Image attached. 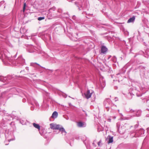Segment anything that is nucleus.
I'll return each instance as SVG.
<instances>
[{
  "label": "nucleus",
  "instance_id": "a211bd4d",
  "mask_svg": "<svg viewBox=\"0 0 149 149\" xmlns=\"http://www.w3.org/2000/svg\"><path fill=\"white\" fill-rule=\"evenodd\" d=\"M4 3V1H3L0 2V4L3 3Z\"/></svg>",
  "mask_w": 149,
  "mask_h": 149
},
{
  "label": "nucleus",
  "instance_id": "2eb2a0df",
  "mask_svg": "<svg viewBox=\"0 0 149 149\" xmlns=\"http://www.w3.org/2000/svg\"><path fill=\"white\" fill-rule=\"evenodd\" d=\"M72 18L74 20H76V17L75 15H73L72 17Z\"/></svg>",
  "mask_w": 149,
  "mask_h": 149
},
{
  "label": "nucleus",
  "instance_id": "39448f33",
  "mask_svg": "<svg viewBox=\"0 0 149 149\" xmlns=\"http://www.w3.org/2000/svg\"><path fill=\"white\" fill-rule=\"evenodd\" d=\"M58 115V113L57 112L55 111L52 113V118H56Z\"/></svg>",
  "mask_w": 149,
  "mask_h": 149
},
{
  "label": "nucleus",
  "instance_id": "20e7f679",
  "mask_svg": "<svg viewBox=\"0 0 149 149\" xmlns=\"http://www.w3.org/2000/svg\"><path fill=\"white\" fill-rule=\"evenodd\" d=\"M135 19V16H133L132 17L130 18L127 21V23H130L131 22H133L134 21Z\"/></svg>",
  "mask_w": 149,
  "mask_h": 149
},
{
  "label": "nucleus",
  "instance_id": "f03ea898",
  "mask_svg": "<svg viewBox=\"0 0 149 149\" xmlns=\"http://www.w3.org/2000/svg\"><path fill=\"white\" fill-rule=\"evenodd\" d=\"M92 93H90L89 90H88L87 92L85 94V96L87 99L90 98L91 96Z\"/></svg>",
  "mask_w": 149,
  "mask_h": 149
},
{
  "label": "nucleus",
  "instance_id": "aec40b11",
  "mask_svg": "<svg viewBox=\"0 0 149 149\" xmlns=\"http://www.w3.org/2000/svg\"><path fill=\"white\" fill-rule=\"evenodd\" d=\"M107 34V32H106V33H104L101 34L102 35H104V34Z\"/></svg>",
  "mask_w": 149,
  "mask_h": 149
},
{
  "label": "nucleus",
  "instance_id": "423d86ee",
  "mask_svg": "<svg viewBox=\"0 0 149 149\" xmlns=\"http://www.w3.org/2000/svg\"><path fill=\"white\" fill-rule=\"evenodd\" d=\"M33 125L37 129L39 130H40V127L39 125L36 124L35 123H33Z\"/></svg>",
  "mask_w": 149,
  "mask_h": 149
},
{
  "label": "nucleus",
  "instance_id": "7ed1b4c3",
  "mask_svg": "<svg viewBox=\"0 0 149 149\" xmlns=\"http://www.w3.org/2000/svg\"><path fill=\"white\" fill-rule=\"evenodd\" d=\"M101 52L102 53H104L106 52L107 51V49L106 47L102 46L101 47Z\"/></svg>",
  "mask_w": 149,
  "mask_h": 149
},
{
  "label": "nucleus",
  "instance_id": "4468645a",
  "mask_svg": "<svg viewBox=\"0 0 149 149\" xmlns=\"http://www.w3.org/2000/svg\"><path fill=\"white\" fill-rule=\"evenodd\" d=\"M64 15L65 16V17H68L69 16V15L67 13H63Z\"/></svg>",
  "mask_w": 149,
  "mask_h": 149
},
{
  "label": "nucleus",
  "instance_id": "4be33fe9",
  "mask_svg": "<svg viewBox=\"0 0 149 149\" xmlns=\"http://www.w3.org/2000/svg\"><path fill=\"white\" fill-rule=\"evenodd\" d=\"M103 37H107V38H108V37H109V36H104Z\"/></svg>",
  "mask_w": 149,
  "mask_h": 149
},
{
  "label": "nucleus",
  "instance_id": "9b49d317",
  "mask_svg": "<svg viewBox=\"0 0 149 149\" xmlns=\"http://www.w3.org/2000/svg\"><path fill=\"white\" fill-rule=\"evenodd\" d=\"M26 6V3H25L24 4V6H23V12H24L25 11Z\"/></svg>",
  "mask_w": 149,
  "mask_h": 149
},
{
  "label": "nucleus",
  "instance_id": "a878e982",
  "mask_svg": "<svg viewBox=\"0 0 149 149\" xmlns=\"http://www.w3.org/2000/svg\"><path fill=\"white\" fill-rule=\"evenodd\" d=\"M138 34H139V32L138 31Z\"/></svg>",
  "mask_w": 149,
  "mask_h": 149
},
{
  "label": "nucleus",
  "instance_id": "6e6552de",
  "mask_svg": "<svg viewBox=\"0 0 149 149\" xmlns=\"http://www.w3.org/2000/svg\"><path fill=\"white\" fill-rule=\"evenodd\" d=\"M105 25H106L107 26L106 27H104L102 26V28H104L107 30H109V29H110V28L111 27V26L109 25H106L105 24Z\"/></svg>",
  "mask_w": 149,
  "mask_h": 149
},
{
  "label": "nucleus",
  "instance_id": "0eeeda50",
  "mask_svg": "<svg viewBox=\"0 0 149 149\" xmlns=\"http://www.w3.org/2000/svg\"><path fill=\"white\" fill-rule=\"evenodd\" d=\"M109 141L108 142V143H112L113 142V137H111L110 136H109Z\"/></svg>",
  "mask_w": 149,
  "mask_h": 149
},
{
  "label": "nucleus",
  "instance_id": "dca6fc26",
  "mask_svg": "<svg viewBox=\"0 0 149 149\" xmlns=\"http://www.w3.org/2000/svg\"><path fill=\"white\" fill-rule=\"evenodd\" d=\"M90 32L92 34H93V35H94L95 34L94 32L93 31H91Z\"/></svg>",
  "mask_w": 149,
  "mask_h": 149
},
{
  "label": "nucleus",
  "instance_id": "f257e3e1",
  "mask_svg": "<svg viewBox=\"0 0 149 149\" xmlns=\"http://www.w3.org/2000/svg\"><path fill=\"white\" fill-rule=\"evenodd\" d=\"M50 128L52 130H59L60 131L66 133L65 130L63 128L61 127L59 125H57L54 123H51L50 124Z\"/></svg>",
  "mask_w": 149,
  "mask_h": 149
},
{
  "label": "nucleus",
  "instance_id": "f8f14e48",
  "mask_svg": "<svg viewBox=\"0 0 149 149\" xmlns=\"http://www.w3.org/2000/svg\"><path fill=\"white\" fill-rule=\"evenodd\" d=\"M44 19H45L44 17H38V20H39V21H41V20Z\"/></svg>",
  "mask_w": 149,
  "mask_h": 149
},
{
  "label": "nucleus",
  "instance_id": "5701e85b",
  "mask_svg": "<svg viewBox=\"0 0 149 149\" xmlns=\"http://www.w3.org/2000/svg\"><path fill=\"white\" fill-rule=\"evenodd\" d=\"M69 2H71L72 1V0H67Z\"/></svg>",
  "mask_w": 149,
  "mask_h": 149
},
{
  "label": "nucleus",
  "instance_id": "1a4fd4ad",
  "mask_svg": "<svg viewBox=\"0 0 149 149\" xmlns=\"http://www.w3.org/2000/svg\"><path fill=\"white\" fill-rule=\"evenodd\" d=\"M83 125H84V124L81 122H79L77 123L78 126L79 127H82L83 126Z\"/></svg>",
  "mask_w": 149,
  "mask_h": 149
},
{
  "label": "nucleus",
  "instance_id": "f3484780",
  "mask_svg": "<svg viewBox=\"0 0 149 149\" xmlns=\"http://www.w3.org/2000/svg\"><path fill=\"white\" fill-rule=\"evenodd\" d=\"M101 142L102 141L101 140H100L98 143V145L99 146H100V144L101 143Z\"/></svg>",
  "mask_w": 149,
  "mask_h": 149
},
{
  "label": "nucleus",
  "instance_id": "9d476101",
  "mask_svg": "<svg viewBox=\"0 0 149 149\" xmlns=\"http://www.w3.org/2000/svg\"><path fill=\"white\" fill-rule=\"evenodd\" d=\"M55 9V7H52L49 9V14H50V13L52 12V10L54 11Z\"/></svg>",
  "mask_w": 149,
  "mask_h": 149
},
{
  "label": "nucleus",
  "instance_id": "bb28decb",
  "mask_svg": "<svg viewBox=\"0 0 149 149\" xmlns=\"http://www.w3.org/2000/svg\"><path fill=\"white\" fill-rule=\"evenodd\" d=\"M113 37H114V36H113L112 38H113Z\"/></svg>",
  "mask_w": 149,
  "mask_h": 149
},
{
  "label": "nucleus",
  "instance_id": "412c9836",
  "mask_svg": "<svg viewBox=\"0 0 149 149\" xmlns=\"http://www.w3.org/2000/svg\"><path fill=\"white\" fill-rule=\"evenodd\" d=\"M3 77H0V80H1V79H3Z\"/></svg>",
  "mask_w": 149,
  "mask_h": 149
},
{
  "label": "nucleus",
  "instance_id": "ddd939ff",
  "mask_svg": "<svg viewBox=\"0 0 149 149\" xmlns=\"http://www.w3.org/2000/svg\"><path fill=\"white\" fill-rule=\"evenodd\" d=\"M58 12L59 13H62L63 10L61 9H58L57 10Z\"/></svg>",
  "mask_w": 149,
  "mask_h": 149
},
{
  "label": "nucleus",
  "instance_id": "6ab92c4d",
  "mask_svg": "<svg viewBox=\"0 0 149 149\" xmlns=\"http://www.w3.org/2000/svg\"><path fill=\"white\" fill-rule=\"evenodd\" d=\"M36 36V34H32V36Z\"/></svg>",
  "mask_w": 149,
  "mask_h": 149
},
{
  "label": "nucleus",
  "instance_id": "b1692460",
  "mask_svg": "<svg viewBox=\"0 0 149 149\" xmlns=\"http://www.w3.org/2000/svg\"><path fill=\"white\" fill-rule=\"evenodd\" d=\"M79 10H81V9L80 8H79Z\"/></svg>",
  "mask_w": 149,
  "mask_h": 149
},
{
  "label": "nucleus",
  "instance_id": "393cba45",
  "mask_svg": "<svg viewBox=\"0 0 149 149\" xmlns=\"http://www.w3.org/2000/svg\"><path fill=\"white\" fill-rule=\"evenodd\" d=\"M22 29H21V32L22 33Z\"/></svg>",
  "mask_w": 149,
  "mask_h": 149
}]
</instances>
